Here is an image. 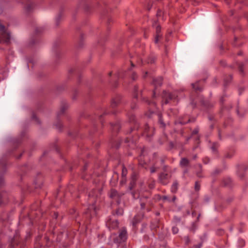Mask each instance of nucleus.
I'll use <instances>...</instances> for the list:
<instances>
[{"mask_svg": "<svg viewBox=\"0 0 248 248\" xmlns=\"http://www.w3.org/2000/svg\"><path fill=\"white\" fill-rule=\"evenodd\" d=\"M10 35L5 27L0 24V43H7L9 42Z\"/></svg>", "mask_w": 248, "mask_h": 248, "instance_id": "nucleus-1", "label": "nucleus"}, {"mask_svg": "<svg viewBox=\"0 0 248 248\" xmlns=\"http://www.w3.org/2000/svg\"><path fill=\"white\" fill-rule=\"evenodd\" d=\"M22 3H25L24 10L26 14L31 13L35 7L34 0H21Z\"/></svg>", "mask_w": 248, "mask_h": 248, "instance_id": "nucleus-2", "label": "nucleus"}, {"mask_svg": "<svg viewBox=\"0 0 248 248\" xmlns=\"http://www.w3.org/2000/svg\"><path fill=\"white\" fill-rule=\"evenodd\" d=\"M121 96L120 95H117L112 98L110 104L111 112L112 113H116V112L114 109L121 104Z\"/></svg>", "mask_w": 248, "mask_h": 248, "instance_id": "nucleus-3", "label": "nucleus"}, {"mask_svg": "<svg viewBox=\"0 0 248 248\" xmlns=\"http://www.w3.org/2000/svg\"><path fill=\"white\" fill-rule=\"evenodd\" d=\"M127 239V232L126 231L124 228L122 229L118 235L113 238V241L116 243H121L125 241Z\"/></svg>", "mask_w": 248, "mask_h": 248, "instance_id": "nucleus-4", "label": "nucleus"}, {"mask_svg": "<svg viewBox=\"0 0 248 248\" xmlns=\"http://www.w3.org/2000/svg\"><path fill=\"white\" fill-rule=\"evenodd\" d=\"M95 191L93 190L92 192H90L89 194V197L90 198V203L92 204V205H90V206L87 209V211L86 212V213L91 214L92 213H95V207L94 205V202H93L94 200V193H95Z\"/></svg>", "mask_w": 248, "mask_h": 248, "instance_id": "nucleus-5", "label": "nucleus"}, {"mask_svg": "<svg viewBox=\"0 0 248 248\" xmlns=\"http://www.w3.org/2000/svg\"><path fill=\"white\" fill-rule=\"evenodd\" d=\"M123 195V194L119 193L115 189H111L109 194L110 198L115 201L118 204L120 203L121 197Z\"/></svg>", "mask_w": 248, "mask_h": 248, "instance_id": "nucleus-6", "label": "nucleus"}, {"mask_svg": "<svg viewBox=\"0 0 248 248\" xmlns=\"http://www.w3.org/2000/svg\"><path fill=\"white\" fill-rule=\"evenodd\" d=\"M176 98L175 94L164 91L162 94L163 104L169 103L170 100L175 99Z\"/></svg>", "mask_w": 248, "mask_h": 248, "instance_id": "nucleus-7", "label": "nucleus"}, {"mask_svg": "<svg viewBox=\"0 0 248 248\" xmlns=\"http://www.w3.org/2000/svg\"><path fill=\"white\" fill-rule=\"evenodd\" d=\"M248 169V166L245 164H241L237 166V175L242 179L245 176L244 171Z\"/></svg>", "mask_w": 248, "mask_h": 248, "instance_id": "nucleus-8", "label": "nucleus"}, {"mask_svg": "<svg viewBox=\"0 0 248 248\" xmlns=\"http://www.w3.org/2000/svg\"><path fill=\"white\" fill-rule=\"evenodd\" d=\"M170 178V176L168 173L162 172L159 175V181L164 185H167Z\"/></svg>", "mask_w": 248, "mask_h": 248, "instance_id": "nucleus-9", "label": "nucleus"}, {"mask_svg": "<svg viewBox=\"0 0 248 248\" xmlns=\"http://www.w3.org/2000/svg\"><path fill=\"white\" fill-rule=\"evenodd\" d=\"M106 225L109 230H113L118 227V222L116 219L110 218L107 221Z\"/></svg>", "mask_w": 248, "mask_h": 248, "instance_id": "nucleus-10", "label": "nucleus"}, {"mask_svg": "<svg viewBox=\"0 0 248 248\" xmlns=\"http://www.w3.org/2000/svg\"><path fill=\"white\" fill-rule=\"evenodd\" d=\"M154 128H150L148 124L144 126L143 135L150 138L153 135Z\"/></svg>", "mask_w": 248, "mask_h": 248, "instance_id": "nucleus-11", "label": "nucleus"}, {"mask_svg": "<svg viewBox=\"0 0 248 248\" xmlns=\"http://www.w3.org/2000/svg\"><path fill=\"white\" fill-rule=\"evenodd\" d=\"M162 80H163V78L161 77L157 78H156L154 79L153 84H154L155 88V91H154V93H153V97H154L155 96V94L156 93L155 90H156V88L158 87H160L161 86V85L162 84Z\"/></svg>", "mask_w": 248, "mask_h": 248, "instance_id": "nucleus-12", "label": "nucleus"}, {"mask_svg": "<svg viewBox=\"0 0 248 248\" xmlns=\"http://www.w3.org/2000/svg\"><path fill=\"white\" fill-rule=\"evenodd\" d=\"M20 239L19 236L16 234L14 237V238L12 239L10 246L12 248H14L16 246H18L20 245Z\"/></svg>", "mask_w": 248, "mask_h": 248, "instance_id": "nucleus-13", "label": "nucleus"}, {"mask_svg": "<svg viewBox=\"0 0 248 248\" xmlns=\"http://www.w3.org/2000/svg\"><path fill=\"white\" fill-rule=\"evenodd\" d=\"M69 108V105L66 102H62L60 106V110L58 112V116H60L63 114L65 111Z\"/></svg>", "mask_w": 248, "mask_h": 248, "instance_id": "nucleus-14", "label": "nucleus"}, {"mask_svg": "<svg viewBox=\"0 0 248 248\" xmlns=\"http://www.w3.org/2000/svg\"><path fill=\"white\" fill-rule=\"evenodd\" d=\"M147 197H143L140 199V206L142 209H143L145 205L150 204V202L147 200Z\"/></svg>", "mask_w": 248, "mask_h": 248, "instance_id": "nucleus-15", "label": "nucleus"}, {"mask_svg": "<svg viewBox=\"0 0 248 248\" xmlns=\"http://www.w3.org/2000/svg\"><path fill=\"white\" fill-rule=\"evenodd\" d=\"M137 179V176L136 173H133L132 176L131 180L129 185V189L131 190L136 184V181Z\"/></svg>", "mask_w": 248, "mask_h": 248, "instance_id": "nucleus-16", "label": "nucleus"}, {"mask_svg": "<svg viewBox=\"0 0 248 248\" xmlns=\"http://www.w3.org/2000/svg\"><path fill=\"white\" fill-rule=\"evenodd\" d=\"M189 164V161L186 158H182L180 161V165L181 167H187Z\"/></svg>", "mask_w": 248, "mask_h": 248, "instance_id": "nucleus-17", "label": "nucleus"}, {"mask_svg": "<svg viewBox=\"0 0 248 248\" xmlns=\"http://www.w3.org/2000/svg\"><path fill=\"white\" fill-rule=\"evenodd\" d=\"M110 125L112 128V130L114 132H117L119 131L120 127V124L118 122L115 124L111 123Z\"/></svg>", "mask_w": 248, "mask_h": 248, "instance_id": "nucleus-18", "label": "nucleus"}, {"mask_svg": "<svg viewBox=\"0 0 248 248\" xmlns=\"http://www.w3.org/2000/svg\"><path fill=\"white\" fill-rule=\"evenodd\" d=\"M161 31V28L159 26H157L156 28V36L155 38V43H157L158 41V39L159 37H160L161 35H160V32Z\"/></svg>", "mask_w": 248, "mask_h": 248, "instance_id": "nucleus-19", "label": "nucleus"}, {"mask_svg": "<svg viewBox=\"0 0 248 248\" xmlns=\"http://www.w3.org/2000/svg\"><path fill=\"white\" fill-rule=\"evenodd\" d=\"M200 81H197L195 83H192V86L193 89L195 90V91H201L202 87L200 85Z\"/></svg>", "mask_w": 248, "mask_h": 248, "instance_id": "nucleus-20", "label": "nucleus"}, {"mask_svg": "<svg viewBox=\"0 0 248 248\" xmlns=\"http://www.w3.org/2000/svg\"><path fill=\"white\" fill-rule=\"evenodd\" d=\"M129 119L131 123H133L135 124L134 128H138L139 125L135 121V116L133 115H131L130 116H129Z\"/></svg>", "mask_w": 248, "mask_h": 248, "instance_id": "nucleus-21", "label": "nucleus"}, {"mask_svg": "<svg viewBox=\"0 0 248 248\" xmlns=\"http://www.w3.org/2000/svg\"><path fill=\"white\" fill-rule=\"evenodd\" d=\"M178 183L177 181H175L173 182L171 187V191L172 193H176L177 189H178Z\"/></svg>", "mask_w": 248, "mask_h": 248, "instance_id": "nucleus-22", "label": "nucleus"}, {"mask_svg": "<svg viewBox=\"0 0 248 248\" xmlns=\"http://www.w3.org/2000/svg\"><path fill=\"white\" fill-rule=\"evenodd\" d=\"M141 219V217L139 216H136L133 219L132 224L133 226H135L138 223Z\"/></svg>", "mask_w": 248, "mask_h": 248, "instance_id": "nucleus-23", "label": "nucleus"}, {"mask_svg": "<svg viewBox=\"0 0 248 248\" xmlns=\"http://www.w3.org/2000/svg\"><path fill=\"white\" fill-rule=\"evenodd\" d=\"M218 147V144L216 142H214L211 146V149L212 151L214 153H216L217 151V149Z\"/></svg>", "mask_w": 248, "mask_h": 248, "instance_id": "nucleus-24", "label": "nucleus"}, {"mask_svg": "<svg viewBox=\"0 0 248 248\" xmlns=\"http://www.w3.org/2000/svg\"><path fill=\"white\" fill-rule=\"evenodd\" d=\"M198 167L199 169V171H198L196 172V175L198 177L202 178L203 177V176L202 174V166H201V165H200V164L198 165Z\"/></svg>", "mask_w": 248, "mask_h": 248, "instance_id": "nucleus-25", "label": "nucleus"}, {"mask_svg": "<svg viewBox=\"0 0 248 248\" xmlns=\"http://www.w3.org/2000/svg\"><path fill=\"white\" fill-rule=\"evenodd\" d=\"M232 79L231 75L228 76L224 79V85L226 86Z\"/></svg>", "mask_w": 248, "mask_h": 248, "instance_id": "nucleus-26", "label": "nucleus"}, {"mask_svg": "<svg viewBox=\"0 0 248 248\" xmlns=\"http://www.w3.org/2000/svg\"><path fill=\"white\" fill-rule=\"evenodd\" d=\"M158 223H159V220H156L155 221V223L154 222H152V224H151V228L152 229H155L157 227H158Z\"/></svg>", "mask_w": 248, "mask_h": 248, "instance_id": "nucleus-27", "label": "nucleus"}, {"mask_svg": "<svg viewBox=\"0 0 248 248\" xmlns=\"http://www.w3.org/2000/svg\"><path fill=\"white\" fill-rule=\"evenodd\" d=\"M158 169V167L154 165L150 168V172L151 173H154Z\"/></svg>", "mask_w": 248, "mask_h": 248, "instance_id": "nucleus-28", "label": "nucleus"}, {"mask_svg": "<svg viewBox=\"0 0 248 248\" xmlns=\"http://www.w3.org/2000/svg\"><path fill=\"white\" fill-rule=\"evenodd\" d=\"M127 171L126 169L123 166L122 177H125L127 174Z\"/></svg>", "mask_w": 248, "mask_h": 248, "instance_id": "nucleus-29", "label": "nucleus"}, {"mask_svg": "<svg viewBox=\"0 0 248 248\" xmlns=\"http://www.w3.org/2000/svg\"><path fill=\"white\" fill-rule=\"evenodd\" d=\"M4 197L2 193H0V205L4 203Z\"/></svg>", "mask_w": 248, "mask_h": 248, "instance_id": "nucleus-30", "label": "nucleus"}, {"mask_svg": "<svg viewBox=\"0 0 248 248\" xmlns=\"http://www.w3.org/2000/svg\"><path fill=\"white\" fill-rule=\"evenodd\" d=\"M200 189V185L198 182H196L195 184V190L197 191H199Z\"/></svg>", "mask_w": 248, "mask_h": 248, "instance_id": "nucleus-31", "label": "nucleus"}, {"mask_svg": "<svg viewBox=\"0 0 248 248\" xmlns=\"http://www.w3.org/2000/svg\"><path fill=\"white\" fill-rule=\"evenodd\" d=\"M190 121V119L189 118L187 119L186 120H185L184 119H181L179 121V123L181 124H187L188 122Z\"/></svg>", "mask_w": 248, "mask_h": 248, "instance_id": "nucleus-32", "label": "nucleus"}, {"mask_svg": "<svg viewBox=\"0 0 248 248\" xmlns=\"http://www.w3.org/2000/svg\"><path fill=\"white\" fill-rule=\"evenodd\" d=\"M55 126L59 129H61L62 127V124L61 122L58 121V122H57V123L55 124Z\"/></svg>", "mask_w": 248, "mask_h": 248, "instance_id": "nucleus-33", "label": "nucleus"}, {"mask_svg": "<svg viewBox=\"0 0 248 248\" xmlns=\"http://www.w3.org/2000/svg\"><path fill=\"white\" fill-rule=\"evenodd\" d=\"M158 119H159V123L161 124L162 125V126H165V124H164V123L163 122V120H162L161 115L160 114H158Z\"/></svg>", "mask_w": 248, "mask_h": 248, "instance_id": "nucleus-34", "label": "nucleus"}, {"mask_svg": "<svg viewBox=\"0 0 248 248\" xmlns=\"http://www.w3.org/2000/svg\"><path fill=\"white\" fill-rule=\"evenodd\" d=\"M131 195L134 199H137L139 197V194L138 193L135 192H132Z\"/></svg>", "mask_w": 248, "mask_h": 248, "instance_id": "nucleus-35", "label": "nucleus"}, {"mask_svg": "<svg viewBox=\"0 0 248 248\" xmlns=\"http://www.w3.org/2000/svg\"><path fill=\"white\" fill-rule=\"evenodd\" d=\"M155 62V58L153 57H150L147 61L148 63H153Z\"/></svg>", "mask_w": 248, "mask_h": 248, "instance_id": "nucleus-36", "label": "nucleus"}, {"mask_svg": "<svg viewBox=\"0 0 248 248\" xmlns=\"http://www.w3.org/2000/svg\"><path fill=\"white\" fill-rule=\"evenodd\" d=\"M116 214L118 215H122L123 214V210L122 209H117Z\"/></svg>", "mask_w": 248, "mask_h": 248, "instance_id": "nucleus-37", "label": "nucleus"}, {"mask_svg": "<svg viewBox=\"0 0 248 248\" xmlns=\"http://www.w3.org/2000/svg\"><path fill=\"white\" fill-rule=\"evenodd\" d=\"M243 64L242 63H239L238 64V68H239V72L242 74L243 72Z\"/></svg>", "mask_w": 248, "mask_h": 248, "instance_id": "nucleus-38", "label": "nucleus"}, {"mask_svg": "<svg viewBox=\"0 0 248 248\" xmlns=\"http://www.w3.org/2000/svg\"><path fill=\"white\" fill-rule=\"evenodd\" d=\"M32 120H33L35 122H36L37 123H38V124L40 123V122H39L38 119L37 118V116H36V115L33 114L32 116Z\"/></svg>", "mask_w": 248, "mask_h": 248, "instance_id": "nucleus-39", "label": "nucleus"}, {"mask_svg": "<svg viewBox=\"0 0 248 248\" xmlns=\"http://www.w3.org/2000/svg\"><path fill=\"white\" fill-rule=\"evenodd\" d=\"M131 78L133 80H136L137 78V76L136 75V74L134 72H133L131 74Z\"/></svg>", "mask_w": 248, "mask_h": 248, "instance_id": "nucleus-40", "label": "nucleus"}, {"mask_svg": "<svg viewBox=\"0 0 248 248\" xmlns=\"http://www.w3.org/2000/svg\"><path fill=\"white\" fill-rule=\"evenodd\" d=\"M172 231L174 234H176L178 232V229L176 227H173L172 229Z\"/></svg>", "mask_w": 248, "mask_h": 248, "instance_id": "nucleus-41", "label": "nucleus"}, {"mask_svg": "<svg viewBox=\"0 0 248 248\" xmlns=\"http://www.w3.org/2000/svg\"><path fill=\"white\" fill-rule=\"evenodd\" d=\"M126 183V178L125 177H122V180L120 182V184L121 185H124Z\"/></svg>", "mask_w": 248, "mask_h": 248, "instance_id": "nucleus-42", "label": "nucleus"}, {"mask_svg": "<svg viewBox=\"0 0 248 248\" xmlns=\"http://www.w3.org/2000/svg\"><path fill=\"white\" fill-rule=\"evenodd\" d=\"M184 239H185L186 244L188 245L190 243V241L189 238L188 237V236H186V237H185Z\"/></svg>", "mask_w": 248, "mask_h": 248, "instance_id": "nucleus-43", "label": "nucleus"}, {"mask_svg": "<svg viewBox=\"0 0 248 248\" xmlns=\"http://www.w3.org/2000/svg\"><path fill=\"white\" fill-rule=\"evenodd\" d=\"M233 155V153H227L225 155L226 158H231Z\"/></svg>", "mask_w": 248, "mask_h": 248, "instance_id": "nucleus-44", "label": "nucleus"}, {"mask_svg": "<svg viewBox=\"0 0 248 248\" xmlns=\"http://www.w3.org/2000/svg\"><path fill=\"white\" fill-rule=\"evenodd\" d=\"M202 243H199L198 245H195L193 246L192 247H191L190 248H201L202 247Z\"/></svg>", "mask_w": 248, "mask_h": 248, "instance_id": "nucleus-45", "label": "nucleus"}, {"mask_svg": "<svg viewBox=\"0 0 248 248\" xmlns=\"http://www.w3.org/2000/svg\"><path fill=\"white\" fill-rule=\"evenodd\" d=\"M131 108L132 109H134V108H136V103L134 101H133V102L131 103Z\"/></svg>", "mask_w": 248, "mask_h": 248, "instance_id": "nucleus-46", "label": "nucleus"}, {"mask_svg": "<svg viewBox=\"0 0 248 248\" xmlns=\"http://www.w3.org/2000/svg\"><path fill=\"white\" fill-rule=\"evenodd\" d=\"M154 186H155V182H154L149 184V187L150 189L153 188L154 187Z\"/></svg>", "mask_w": 248, "mask_h": 248, "instance_id": "nucleus-47", "label": "nucleus"}, {"mask_svg": "<svg viewBox=\"0 0 248 248\" xmlns=\"http://www.w3.org/2000/svg\"><path fill=\"white\" fill-rule=\"evenodd\" d=\"M117 77L119 78H123V76L122 75V72H119L118 73H117Z\"/></svg>", "mask_w": 248, "mask_h": 248, "instance_id": "nucleus-48", "label": "nucleus"}, {"mask_svg": "<svg viewBox=\"0 0 248 248\" xmlns=\"http://www.w3.org/2000/svg\"><path fill=\"white\" fill-rule=\"evenodd\" d=\"M4 183V179L2 177H0V186H1Z\"/></svg>", "mask_w": 248, "mask_h": 248, "instance_id": "nucleus-49", "label": "nucleus"}, {"mask_svg": "<svg viewBox=\"0 0 248 248\" xmlns=\"http://www.w3.org/2000/svg\"><path fill=\"white\" fill-rule=\"evenodd\" d=\"M167 166H163V170L164 171L163 172L167 173Z\"/></svg>", "mask_w": 248, "mask_h": 248, "instance_id": "nucleus-50", "label": "nucleus"}, {"mask_svg": "<svg viewBox=\"0 0 248 248\" xmlns=\"http://www.w3.org/2000/svg\"><path fill=\"white\" fill-rule=\"evenodd\" d=\"M162 199L163 200H168V201H170L169 198L168 197V196H164L162 197Z\"/></svg>", "mask_w": 248, "mask_h": 248, "instance_id": "nucleus-51", "label": "nucleus"}, {"mask_svg": "<svg viewBox=\"0 0 248 248\" xmlns=\"http://www.w3.org/2000/svg\"><path fill=\"white\" fill-rule=\"evenodd\" d=\"M145 101H146V102H148V103L149 104H153V105H155V103H154V102H153L149 101H148V100H147V99H146V100H145Z\"/></svg>", "mask_w": 248, "mask_h": 248, "instance_id": "nucleus-52", "label": "nucleus"}, {"mask_svg": "<svg viewBox=\"0 0 248 248\" xmlns=\"http://www.w3.org/2000/svg\"><path fill=\"white\" fill-rule=\"evenodd\" d=\"M198 132V130L197 129H195L194 130H193V131L192 132V134H196Z\"/></svg>", "mask_w": 248, "mask_h": 248, "instance_id": "nucleus-53", "label": "nucleus"}, {"mask_svg": "<svg viewBox=\"0 0 248 248\" xmlns=\"http://www.w3.org/2000/svg\"><path fill=\"white\" fill-rule=\"evenodd\" d=\"M109 113V111L108 110H106L103 114V115H106L108 114Z\"/></svg>", "mask_w": 248, "mask_h": 248, "instance_id": "nucleus-54", "label": "nucleus"}, {"mask_svg": "<svg viewBox=\"0 0 248 248\" xmlns=\"http://www.w3.org/2000/svg\"><path fill=\"white\" fill-rule=\"evenodd\" d=\"M54 216L55 218H57L58 216V214L57 213H54Z\"/></svg>", "mask_w": 248, "mask_h": 248, "instance_id": "nucleus-55", "label": "nucleus"}, {"mask_svg": "<svg viewBox=\"0 0 248 248\" xmlns=\"http://www.w3.org/2000/svg\"><path fill=\"white\" fill-rule=\"evenodd\" d=\"M219 172V170H216L215 171L214 173H215V174H217V173H218Z\"/></svg>", "mask_w": 248, "mask_h": 248, "instance_id": "nucleus-56", "label": "nucleus"}, {"mask_svg": "<svg viewBox=\"0 0 248 248\" xmlns=\"http://www.w3.org/2000/svg\"><path fill=\"white\" fill-rule=\"evenodd\" d=\"M35 187H41V186H40V184H39L38 185H37L36 183L35 184Z\"/></svg>", "mask_w": 248, "mask_h": 248, "instance_id": "nucleus-57", "label": "nucleus"}, {"mask_svg": "<svg viewBox=\"0 0 248 248\" xmlns=\"http://www.w3.org/2000/svg\"><path fill=\"white\" fill-rule=\"evenodd\" d=\"M102 116H103V115H100V116L99 117V120H100V122H101V123H102V120H101V119H102Z\"/></svg>", "mask_w": 248, "mask_h": 248, "instance_id": "nucleus-58", "label": "nucleus"}, {"mask_svg": "<svg viewBox=\"0 0 248 248\" xmlns=\"http://www.w3.org/2000/svg\"><path fill=\"white\" fill-rule=\"evenodd\" d=\"M60 18V16L59 15L56 18V21L57 22L58 21V20H59Z\"/></svg>", "mask_w": 248, "mask_h": 248, "instance_id": "nucleus-59", "label": "nucleus"}, {"mask_svg": "<svg viewBox=\"0 0 248 248\" xmlns=\"http://www.w3.org/2000/svg\"><path fill=\"white\" fill-rule=\"evenodd\" d=\"M175 200H176V197L175 196H173V198H172V201L174 202Z\"/></svg>", "mask_w": 248, "mask_h": 248, "instance_id": "nucleus-60", "label": "nucleus"}, {"mask_svg": "<svg viewBox=\"0 0 248 248\" xmlns=\"http://www.w3.org/2000/svg\"><path fill=\"white\" fill-rule=\"evenodd\" d=\"M196 158H197V155H195L193 156V159H195Z\"/></svg>", "mask_w": 248, "mask_h": 248, "instance_id": "nucleus-61", "label": "nucleus"}, {"mask_svg": "<svg viewBox=\"0 0 248 248\" xmlns=\"http://www.w3.org/2000/svg\"><path fill=\"white\" fill-rule=\"evenodd\" d=\"M125 141L126 142H129V140H128V138H126L125 140Z\"/></svg>", "mask_w": 248, "mask_h": 248, "instance_id": "nucleus-62", "label": "nucleus"}, {"mask_svg": "<svg viewBox=\"0 0 248 248\" xmlns=\"http://www.w3.org/2000/svg\"><path fill=\"white\" fill-rule=\"evenodd\" d=\"M147 74H148V72H146L145 73V75L143 76V77H144V78H145V77H146V76L147 75Z\"/></svg>", "mask_w": 248, "mask_h": 248, "instance_id": "nucleus-63", "label": "nucleus"}, {"mask_svg": "<svg viewBox=\"0 0 248 248\" xmlns=\"http://www.w3.org/2000/svg\"><path fill=\"white\" fill-rule=\"evenodd\" d=\"M246 16V18H247V19L248 20V13H247V14H246V16Z\"/></svg>", "mask_w": 248, "mask_h": 248, "instance_id": "nucleus-64", "label": "nucleus"}]
</instances>
